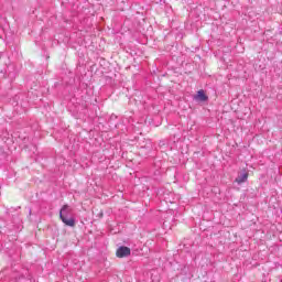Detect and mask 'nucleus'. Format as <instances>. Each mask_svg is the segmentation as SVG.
<instances>
[{"mask_svg": "<svg viewBox=\"0 0 282 282\" xmlns=\"http://www.w3.org/2000/svg\"><path fill=\"white\" fill-rule=\"evenodd\" d=\"M118 259H124L131 254V249L129 247H119L116 252Z\"/></svg>", "mask_w": 282, "mask_h": 282, "instance_id": "nucleus-1", "label": "nucleus"}, {"mask_svg": "<svg viewBox=\"0 0 282 282\" xmlns=\"http://www.w3.org/2000/svg\"><path fill=\"white\" fill-rule=\"evenodd\" d=\"M59 218L63 224H65V226H69L70 228H74V226H76V220L74 218H67V216H62Z\"/></svg>", "mask_w": 282, "mask_h": 282, "instance_id": "nucleus-2", "label": "nucleus"}, {"mask_svg": "<svg viewBox=\"0 0 282 282\" xmlns=\"http://www.w3.org/2000/svg\"><path fill=\"white\" fill-rule=\"evenodd\" d=\"M72 214V207L69 205H64L59 210V217H67Z\"/></svg>", "mask_w": 282, "mask_h": 282, "instance_id": "nucleus-3", "label": "nucleus"}, {"mask_svg": "<svg viewBox=\"0 0 282 282\" xmlns=\"http://www.w3.org/2000/svg\"><path fill=\"white\" fill-rule=\"evenodd\" d=\"M196 98L200 100V102H206V100H208V96H206V93H204V90H198Z\"/></svg>", "mask_w": 282, "mask_h": 282, "instance_id": "nucleus-4", "label": "nucleus"}, {"mask_svg": "<svg viewBox=\"0 0 282 282\" xmlns=\"http://www.w3.org/2000/svg\"><path fill=\"white\" fill-rule=\"evenodd\" d=\"M247 181H248V173H242L236 178L237 184H243V182H247Z\"/></svg>", "mask_w": 282, "mask_h": 282, "instance_id": "nucleus-5", "label": "nucleus"}, {"mask_svg": "<svg viewBox=\"0 0 282 282\" xmlns=\"http://www.w3.org/2000/svg\"><path fill=\"white\" fill-rule=\"evenodd\" d=\"M13 279H15V281H21V279H25V274H23V273L21 275L14 274Z\"/></svg>", "mask_w": 282, "mask_h": 282, "instance_id": "nucleus-6", "label": "nucleus"}, {"mask_svg": "<svg viewBox=\"0 0 282 282\" xmlns=\"http://www.w3.org/2000/svg\"><path fill=\"white\" fill-rule=\"evenodd\" d=\"M163 226H166V223H163Z\"/></svg>", "mask_w": 282, "mask_h": 282, "instance_id": "nucleus-7", "label": "nucleus"}]
</instances>
